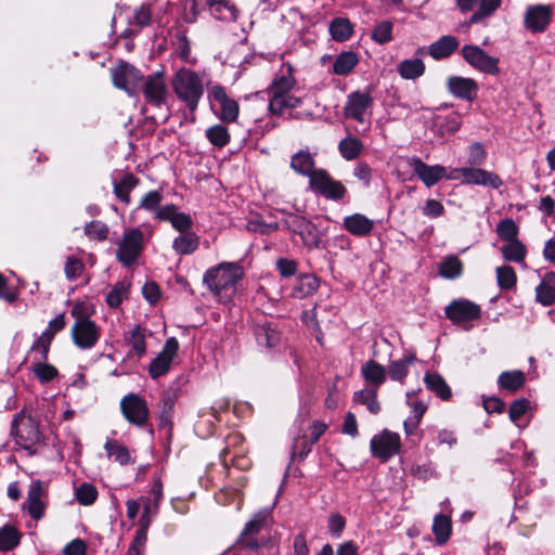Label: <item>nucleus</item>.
<instances>
[{"instance_id":"f257e3e1","label":"nucleus","mask_w":555,"mask_h":555,"mask_svg":"<svg viewBox=\"0 0 555 555\" xmlns=\"http://www.w3.org/2000/svg\"><path fill=\"white\" fill-rule=\"evenodd\" d=\"M176 96L184 103L190 112H195L204 95L203 80L192 69L180 68L171 80Z\"/></svg>"},{"instance_id":"f03ea898","label":"nucleus","mask_w":555,"mask_h":555,"mask_svg":"<svg viewBox=\"0 0 555 555\" xmlns=\"http://www.w3.org/2000/svg\"><path fill=\"white\" fill-rule=\"evenodd\" d=\"M11 435L14 436L16 444L26 450L29 455L38 453L37 447L43 439L39 423L31 416H26L24 412L16 414L12 421Z\"/></svg>"},{"instance_id":"7ed1b4c3","label":"nucleus","mask_w":555,"mask_h":555,"mask_svg":"<svg viewBox=\"0 0 555 555\" xmlns=\"http://www.w3.org/2000/svg\"><path fill=\"white\" fill-rule=\"evenodd\" d=\"M242 276L243 270L238 264L222 262L208 269L203 281L215 295L220 296L222 292L234 288Z\"/></svg>"},{"instance_id":"20e7f679","label":"nucleus","mask_w":555,"mask_h":555,"mask_svg":"<svg viewBox=\"0 0 555 555\" xmlns=\"http://www.w3.org/2000/svg\"><path fill=\"white\" fill-rule=\"evenodd\" d=\"M293 86L294 81L291 77L281 76L273 80L269 88V111L271 114L282 115L287 109L299 106L301 100L291 94Z\"/></svg>"},{"instance_id":"39448f33","label":"nucleus","mask_w":555,"mask_h":555,"mask_svg":"<svg viewBox=\"0 0 555 555\" xmlns=\"http://www.w3.org/2000/svg\"><path fill=\"white\" fill-rule=\"evenodd\" d=\"M373 90L374 87L369 85L363 91H354L349 94V118L363 126L362 129L356 128V131L360 134H363L371 127L372 107L374 104Z\"/></svg>"},{"instance_id":"423d86ee","label":"nucleus","mask_w":555,"mask_h":555,"mask_svg":"<svg viewBox=\"0 0 555 555\" xmlns=\"http://www.w3.org/2000/svg\"><path fill=\"white\" fill-rule=\"evenodd\" d=\"M72 314L76 317L70 330L74 344L83 350L93 348L101 336L100 326L88 317L78 313L76 308L72 310Z\"/></svg>"},{"instance_id":"0eeeda50","label":"nucleus","mask_w":555,"mask_h":555,"mask_svg":"<svg viewBox=\"0 0 555 555\" xmlns=\"http://www.w3.org/2000/svg\"><path fill=\"white\" fill-rule=\"evenodd\" d=\"M282 215V227L295 234H297L302 244L308 247H314L319 244V233L315 225L307 220L305 217L281 210Z\"/></svg>"},{"instance_id":"6e6552de","label":"nucleus","mask_w":555,"mask_h":555,"mask_svg":"<svg viewBox=\"0 0 555 555\" xmlns=\"http://www.w3.org/2000/svg\"><path fill=\"white\" fill-rule=\"evenodd\" d=\"M144 243V235L140 229H131L125 232L124 237L117 244L116 257L125 267L133 266L140 257Z\"/></svg>"},{"instance_id":"1a4fd4ad","label":"nucleus","mask_w":555,"mask_h":555,"mask_svg":"<svg viewBox=\"0 0 555 555\" xmlns=\"http://www.w3.org/2000/svg\"><path fill=\"white\" fill-rule=\"evenodd\" d=\"M120 411L124 417L138 427L149 423L150 410L146 401L137 393H128L120 400Z\"/></svg>"},{"instance_id":"9d476101","label":"nucleus","mask_w":555,"mask_h":555,"mask_svg":"<svg viewBox=\"0 0 555 555\" xmlns=\"http://www.w3.org/2000/svg\"><path fill=\"white\" fill-rule=\"evenodd\" d=\"M140 90L144 95L145 102L155 107L165 105L169 98L165 77L160 72L146 76L140 87Z\"/></svg>"},{"instance_id":"9b49d317","label":"nucleus","mask_w":555,"mask_h":555,"mask_svg":"<svg viewBox=\"0 0 555 555\" xmlns=\"http://www.w3.org/2000/svg\"><path fill=\"white\" fill-rule=\"evenodd\" d=\"M461 54L463 59L475 69L487 75H499V59L489 55L481 48L474 44H465Z\"/></svg>"},{"instance_id":"f8f14e48","label":"nucleus","mask_w":555,"mask_h":555,"mask_svg":"<svg viewBox=\"0 0 555 555\" xmlns=\"http://www.w3.org/2000/svg\"><path fill=\"white\" fill-rule=\"evenodd\" d=\"M144 78L139 69L127 63H121L112 70L114 86L125 90L129 95L139 92Z\"/></svg>"},{"instance_id":"ddd939ff","label":"nucleus","mask_w":555,"mask_h":555,"mask_svg":"<svg viewBox=\"0 0 555 555\" xmlns=\"http://www.w3.org/2000/svg\"><path fill=\"white\" fill-rule=\"evenodd\" d=\"M310 188L325 198L337 201L344 197L345 185L334 180L326 170L317 169L309 180Z\"/></svg>"},{"instance_id":"4468645a","label":"nucleus","mask_w":555,"mask_h":555,"mask_svg":"<svg viewBox=\"0 0 555 555\" xmlns=\"http://www.w3.org/2000/svg\"><path fill=\"white\" fill-rule=\"evenodd\" d=\"M446 317L453 324H464L476 321L481 318V308L479 305L468 299H454L444 308Z\"/></svg>"},{"instance_id":"2eb2a0df","label":"nucleus","mask_w":555,"mask_h":555,"mask_svg":"<svg viewBox=\"0 0 555 555\" xmlns=\"http://www.w3.org/2000/svg\"><path fill=\"white\" fill-rule=\"evenodd\" d=\"M400 448V436L388 429H384L379 435L374 436L371 440L372 454L384 462L399 453Z\"/></svg>"},{"instance_id":"dca6fc26","label":"nucleus","mask_w":555,"mask_h":555,"mask_svg":"<svg viewBox=\"0 0 555 555\" xmlns=\"http://www.w3.org/2000/svg\"><path fill=\"white\" fill-rule=\"evenodd\" d=\"M462 12L474 11L469 24H482L501 7L502 0H456Z\"/></svg>"},{"instance_id":"f3484780","label":"nucleus","mask_w":555,"mask_h":555,"mask_svg":"<svg viewBox=\"0 0 555 555\" xmlns=\"http://www.w3.org/2000/svg\"><path fill=\"white\" fill-rule=\"evenodd\" d=\"M210 102L219 104L220 109L215 114L223 122H233L237 119L240 106L234 99L228 96L225 89L220 85L212 86L208 91Z\"/></svg>"},{"instance_id":"a211bd4d","label":"nucleus","mask_w":555,"mask_h":555,"mask_svg":"<svg viewBox=\"0 0 555 555\" xmlns=\"http://www.w3.org/2000/svg\"><path fill=\"white\" fill-rule=\"evenodd\" d=\"M459 177H462L467 184L485 185L493 189L503 185L502 179L496 173L481 168L464 167L455 169L451 178L456 179Z\"/></svg>"},{"instance_id":"6ab92c4d","label":"nucleus","mask_w":555,"mask_h":555,"mask_svg":"<svg viewBox=\"0 0 555 555\" xmlns=\"http://www.w3.org/2000/svg\"><path fill=\"white\" fill-rule=\"evenodd\" d=\"M179 350V341L176 337H170L166 340L163 350L151 362L149 373L153 379H156L170 370L171 362Z\"/></svg>"},{"instance_id":"aec40b11","label":"nucleus","mask_w":555,"mask_h":555,"mask_svg":"<svg viewBox=\"0 0 555 555\" xmlns=\"http://www.w3.org/2000/svg\"><path fill=\"white\" fill-rule=\"evenodd\" d=\"M552 22V8L546 4H535L527 8L525 27L531 33H543Z\"/></svg>"},{"instance_id":"412c9836","label":"nucleus","mask_w":555,"mask_h":555,"mask_svg":"<svg viewBox=\"0 0 555 555\" xmlns=\"http://www.w3.org/2000/svg\"><path fill=\"white\" fill-rule=\"evenodd\" d=\"M270 513L268 509L260 511L256 513L253 518L245 525V528L237 540V544L241 547L248 550L258 548L259 543L255 535L262 529Z\"/></svg>"},{"instance_id":"4be33fe9","label":"nucleus","mask_w":555,"mask_h":555,"mask_svg":"<svg viewBox=\"0 0 555 555\" xmlns=\"http://www.w3.org/2000/svg\"><path fill=\"white\" fill-rule=\"evenodd\" d=\"M254 334L257 344L268 349L275 348L282 340V335L278 325L274 322L268 320L255 323Z\"/></svg>"},{"instance_id":"5701e85b","label":"nucleus","mask_w":555,"mask_h":555,"mask_svg":"<svg viewBox=\"0 0 555 555\" xmlns=\"http://www.w3.org/2000/svg\"><path fill=\"white\" fill-rule=\"evenodd\" d=\"M447 89L453 96L472 102L476 99L479 87L473 78L451 76L447 80Z\"/></svg>"},{"instance_id":"b1692460","label":"nucleus","mask_w":555,"mask_h":555,"mask_svg":"<svg viewBox=\"0 0 555 555\" xmlns=\"http://www.w3.org/2000/svg\"><path fill=\"white\" fill-rule=\"evenodd\" d=\"M410 166L412 167L414 173L428 188L438 183L446 176V168L443 166H429L417 157H413L410 160Z\"/></svg>"},{"instance_id":"393cba45","label":"nucleus","mask_w":555,"mask_h":555,"mask_svg":"<svg viewBox=\"0 0 555 555\" xmlns=\"http://www.w3.org/2000/svg\"><path fill=\"white\" fill-rule=\"evenodd\" d=\"M42 494V482L40 480L33 481L29 486L27 499L23 506L27 509L29 516L35 520L42 518L44 513V504L41 500Z\"/></svg>"},{"instance_id":"a878e982","label":"nucleus","mask_w":555,"mask_h":555,"mask_svg":"<svg viewBox=\"0 0 555 555\" xmlns=\"http://www.w3.org/2000/svg\"><path fill=\"white\" fill-rule=\"evenodd\" d=\"M460 47V40L455 36L446 35L433 42L427 53L434 60H443L450 57Z\"/></svg>"},{"instance_id":"bb28decb","label":"nucleus","mask_w":555,"mask_h":555,"mask_svg":"<svg viewBox=\"0 0 555 555\" xmlns=\"http://www.w3.org/2000/svg\"><path fill=\"white\" fill-rule=\"evenodd\" d=\"M361 374L369 387L378 389L386 380V369L374 360L365 362L361 367Z\"/></svg>"},{"instance_id":"cd10ccee","label":"nucleus","mask_w":555,"mask_h":555,"mask_svg":"<svg viewBox=\"0 0 555 555\" xmlns=\"http://www.w3.org/2000/svg\"><path fill=\"white\" fill-rule=\"evenodd\" d=\"M462 125L461 115L452 112L449 115H437L433 119V129L441 135L454 133Z\"/></svg>"},{"instance_id":"c85d7f7f","label":"nucleus","mask_w":555,"mask_h":555,"mask_svg":"<svg viewBox=\"0 0 555 555\" xmlns=\"http://www.w3.org/2000/svg\"><path fill=\"white\" fill-rule=\"evenodd\" d=\"M537 300L545 306L555 302V272H547L542 282L535 287Z\"/></svg>"},{"instance_id":"c756f323","label":"nucleus","mask_w":555,"mask_h":555,"mask_svg":"<svg viewBox=\"0 0 555 555\" xmlns=\"http://www.w3.org/2000/svg\"><path fill=\"white\" fill-rule=\"evenodd\" d=\"M313 155L307 150H300L291 159V168L299 175L308 176L311 180V175L317 170L314 169Z\"/></svg>"},{"instance_id":"7c9ffc66","label":"nucleus","mask_w":555,"mask_h":555,"mask_svg":"<svg viewBox=\"0 0 555 555\" xmlns=\"http://www.w3.org/2000/svg\"><path fill=\"white\" fill-rule=\"evenodd\" d=\"M424 383L426 388L435 392L441 400L448 401L451 399V388L440 374L427 372L424 376Z\"/></svg>"},{"instance_id":"2f4dec72","label":"nucleus","mask_w":555,"mask_h":555,"mask_svg":"<svg viewBox=\"0 0 555 555\" xmlns=\"http://www.w3.org/2000/svg\"><path fill=\"white\" fill-rule=\"evenodd\" d=\"M145 338L146 330L141 325L134 326V328L130 332L129 336H126V340L131 346V349L128 352V358L137 357L138 359H140L145 354Z\"/></svg>"},{"instance_id":"473e14b6","label":"nucleus","mask_w":555,"mask_h":555,"mask_svg":"<svg viewBox=\"0 0 555 555\" xmlns=\"http://www.w3.org/2000/svg\"><path fill=\"white\" fill-rule=\"evenodd\" d=\"M415 361L416 357L414 353H409L402 359L391 361L388 365V374L390 378L403 384L408 376L410 365L414 364Z\"/></svg>"},{"instance_id":"72a5a7b5","label":"nucleus","mask_w":555,"mask_h":555,"mask_svg":"<svg viewBox=\"0 0 555 555\" xmlns=\"http://www.w3.org/2000/svg\"><path fill=\"white\" fill-rule=\"evenodd\" d=\"M397 70L403 79L414 80L423 76V74L425 73V64L418 57L406 59L398 64Z\"/></svg>"},{"instance_id":"f704fd0d","label":"nucleus","mask_w":555,"mask_h":555,"mask_svg":"<svg viewBox=\"0 0 555 555\" xmlns=\"http://www.w3.org/2000/svg\"><path fill=\"white\" fill-rule=\"evenodd\" d=\"M199 246V237L194 232L183 233L172 242V248L178 255L193 254Z\"/></svg>"},{"instance_id":"c9c22d12","label":"nucleus","mask_w":555,"mask_h":555,"mask_svg":"<svg viewBox=\"0 0 555 555\" xmlns=\"http://www.w3.org/2000/svg\"><path fill=\"white\" fill-rule=\"evenodd\" d=\"M319 279L313 274H301L293 288V296L305 298L312 295L319 288Z\"/></svg>"},{"instance_id":"e433bc0d","label":"nucleus","mask_w":555,"mask_h":555,"mask_svg":"<svg viewBox=\"0 0 555 555\" xmlns=\"http://www.w3.org/2000/svg\"><path fill=\"white\" fill-rule=\"evenodd\" d=\"M326 425L323 423L315 422L308 429V433L302 436L300 440L296 442V448H301L300 455L310 452L312 444H314L319 438L324 434Z\"/></svg>"},{"instance_id":"4c0bfd02","label":"nucleus","mask_w":555,"mask_h":555,"mask_svg":"<svg viewBox=\"0 0 555 555\" xmlns=\"http://www.w3.org/2000/svg\"><path fill=\"white\" fill-rule=\"evenodd\" d=\"M353 402L363 404L374 415L380 411V404L377 401V389L366 387L353 393Z\"/></svg>"},{"instance_id":"58836bf2","label":"nucleus","mask_w":555,"mask_h":555,"mask_svg":"<svg viewBox=\"0 0 555 555\" xmlns=\"http://www.w3.org/2000/svg\"><path fill=\"white\" fill-rule=\"evenodd\" d=\"M525 382L526 376L524 372L518 370L505 371L499 376L498 379L499 387L511 392H516L519 390L525 385Z\"/></svg>"},{"instance_id":"ea45409f","label":"nucleus","mask_w":555,"mask_h":555,"mask_svg":"<svg viewBox=\"0 0 555 555\" xmlns=\"http://www.w3.org/2000/svg\"><path fill=\"white\" fill-rule=\"evenodd\" d=\"M374 221L362 214L349 216V234L363 237L371 234Z\"/></svg>"},{"instance_id":"a19ab883","label":"nucleus","mask_w":555,"mask_h":555,"mask_svg":"<svg viewBox=\"0 0 555 555\" xmlns=\"http://www.w3.org/2000/svg\"><path fill=\"white\" fill-rule=\"evenodd\" d=\"M452 531L451 518L444 514H438L434 518L433 533L438 544H444Z\"/></svg>"},{"instance_id":"79ce46f5","label":"nucleus","mask_w":555,"mask_h":555,"mask_svg":"<svg viewBox=\"0 0 555 555\" xmlns=\"http://www.w3.org/2000/svg\"><path fill=\"white\" fill-rule=\"evenodd\" d=\"M139 184V179L132 173H125L118 183H114V194L125 204L130 203V191Z\"/></svg>"},{"instance_id":"37998d69","label":"nucleus","mask_w":555,"mask_h":555,"mask_svg":"<svg viewBox=\"0 0 555 555\" xmlns=\"http://www.w3.org/2000/svg\"><path fill=\"white\" fill-rule=\"evenodd\" d=\"M439 273L448 280L457 279L463 273V262L457 256H448L440 262Z\"/></svg>"},{"instance_id":"c03bdc74","label":"nucleus","mask_w":555,"mask_h":555,"mask_svg":"<svg viewBox=\"0 0 555 555\" xmlns=\"http://www.w3.org/2000/svg\"><path fill=\"white\" fill-rule=\"evenodd\" d=\"M280 222L276 220H264L262 216L256 215L247 221L246 229L249 232L260 234H270L280 229Z\"/></svg>"},{"instance_id":"a18cd8bd","label":"nucleus","mask_w":555,"mask_h":555,"mask_svg":"<svg viewBox=\"0 0 555 555\" xmlns=\"http://www.w3.org/2000/svg\"><path fill=\"white\" fill-rule=\"evenodd\" d=\"M175 406V395L165 392L159 401V427H171V418Z\"/></svg>"},{"instance_id":"49530a36","label":"nucleus","mask_w":555,"mask_h":555,"mask_svg":"<svg viewBox=\"0 0 555 555\" xmlns=\"http://www.w3.org/2000/svg\"><path fill=\"white\" fill-rule=\"evenodd\" d=\"M501 251L505 260L517 263L522 262L527 254L526 246L519 240L506 242Z\"/></svg>"},{"instance_id":"de8ad7c7","label":"nucleus","mask_w":555,"mask_h":555,"mask_svg":"<svg viewBox=\"0 0 555 555\" xmlns=\"http://www.w3.org/2000/svg\"><path fill=\"white\" fill-rule=\"evenodd\" d=\"M108 457H113L120 465H127L131 462V456L127 447L118 440L108 439L104 446Z\"/></svg>"},{"instance_id":"09e8293b","label":"nucleus","mask_w":555,"mask_h":555,"mask_svg":"<svg viewBox=\"0 0 555 555\" xmlns=\"http://www.w3.org/2000/svg\"><path fill=\"white\" fill-rule=\"evenodd\" d=\"M21 535L18 531L9 525L0 528V551L7 552L13 550L20 544Z\"/></svg>"},{"instance_id":"8fccbe9b","label":"nucleus","mask_w":555,"mask_h":555,"mask_svg":"<svg viewBox=\"0 0 555 555\" xmlns=\"http://www.w3.org/2000/svg\"><path fill=\"white\" fill-rule=\"evenodd\" d=\"M206 138L216 147H223L230 141V133L225 126L215 125L206 130Z\"/></svg>"},{"instance_id":"3c124183","label":"nucleus","mask_w":555,"mask_h":555,"mask_svg":"<svg viewBox=\"0 0 555 555\" xmlns=\"http://www.w3.org/2000/svg\"><path fill=\"white\" fill-rule=\"evenodd\" d=\"M498 285L501 289H512L517 282V275L511 266H501L496 268Z\"/></svg>"},{"instance_id":"603ef678","label":"nucleus","mask_w":555,"mask_h":555,"mask_svg":"<svg viewBox=\"0 0 555 555\" xmlns=\"http://www.w3.org/2000/svg\"><path fill=\"white\" fill-rule=\"evenodd\" d=\"M518 232H519L518 225L511 218L501 220L499 222V224L496 225V233H498L499 237L505 242L518 240L517 238Z\"/></svg>"},{"instance_id":"864d4df0","label":"nucleus","mask_w":555,"mask_h":555,"mask_svg":"<svg viewBox=\"0 0 555 555\" xmlns=\"http://www.w3.org/2000/svg\"><path fill=\"white\" fill-rule=\"evenodd\" d=\"M52 339L50 334H41L33 344L30 351L35 353V361H47Z\"/></svg>"},{"instance_id":"5fc2aeb1","label":"nucleus","mask_w":555,"mask_h":555,"mask_svg":"<svg viewBox=\"0 0 555 555\" xmlns=\"http://www.w3.org/2000/svg\"><path fill=\"white\" fill-rule=\"evenodd\" d=\"M75 496L79 504L85 506L92 505L98 498V490L93 485L83 482L76 489Z\"/></svg>"},{"instance_id":"6e6d98bb","label":"nucleus","mask_w":555,"mask_h":555,"mask_svg":"<svg viewBox=\"0 0 555 555\" xmlns=\"http://www.w3.org/2000/svg\"><path fill=\"white\" fill-rule=\"evenodd\" d=\"M393 24L390 21L378 23L372 33V38L378 44H385L392 40Z\"/></svg>"},{"instance_id":"4d7b16f0","label":"nucleus","mask_w":555,"mask_h":555,"mask_svg":"<svg viewBox=\"0 0 555 555\" xmlns=\"http://www.w3.org/2000/svg\"><path fill=\"white\" fill-rule=\"evenodd\" d=\"M34 374L36 377L42 383H49L54 377L57 376V370L52 364L47 363L46 361H35L34 362Z\"/></svg>"},{"instance_id":"13d9d810","label":"nucleus","mask_w":555,"mask_h":555,"mask_svg":"<svg viewBox=\"0 0 555 555\" xmlns=\"http://www.w3.org/2000/svg\"><path fill=\"white\" fill-rule=\"evenodd\" d=\"M211 14L221 21H235L237 18V9L227 0L225 5L209 7Z\"/></svg>"},{"instance_id":"bf43d9fd","label":"nucleus","mask_w":555,"mask_h":555,"mask_svg":"<svg viewBox=\"0 0 555 555\" xmlns=\"http://www.w3.org/2000/svg\"><path fill=\"white\" fill-rule=\"evenodd\" d=\"M346 527V519L339 513H332L327 519V532L332 538H339Z\"/></svg>"},{"instance_id":"052dcab7","label":"nucleus","mask_w":555,"mask_h":555,"mask_svg":"<svg viewBox=\"0 0 555 555\" xmlns=\"http://www.w3.org/2000/svg\"><path fill=\"white\" fill-rule=\"evenodd\" d=\"M85 234L90 238L104 241L108 234V228L101 221H91L85 227Z\"/></svg>"},{"instance_id":"680f3d73","label":"nucleus","mask_w":555,"mask_h":555,"mask_svg":"<svg viewBox=\"0 0 555 555\" xmlns=\"http://www.w3.org/2000/svg\"><path fill=\"white\" fill-rule=\"evenodd\" d=\"M352 176L366 189L372 180V169L366 163L359 162L352 168Z\"/></svg>"},{"instance_id":"e2e57ef3","label":"nucleus","mask_w":555,"mask_h":555,"mask_svg":"<svg viewBox=\"0 0 555 555\" xmlns=\"http://www.w3.org/2000/svg\"><path fill=\"white\" fill-rule=\"evenodd\" d=\"M128 288L129 287L122 282L115 284L112 291L106 296L107 305L112 308L119 307V305L122 301V297L128 292Z\"/></svg>"},{"instance_id":"0e129e2a","label":"nucleus","mask_w":555,"mask_h":555,"mask_svg":"<svg viewBox=\"0 0 555 555\" xmlns=\"http://www.w3.org/2000/svg\"><path fill=\"white\" fill-rule=\"evenodd\" d=\"M530 401L526 398L516 399L512 402L508 415L513 423H516L529 409Z\"/></svg>"},{"instance_id":"69168bd1","label":"nucleus","mask_w":555,"mask_h":555,"mask_svg":"<svg viewBox=\"0 0 555 555\" xmlns=\"http://www.w3.org/2000/svg\"><path fill=\"white\" fill-rule=\"evenodd\" d=\"M330 33L336 41L347 40V18H335L330 25Z\"/></svg>"},{"instance_id":"338daca9","label":"nucleus","mask_w":555,"mask_h":555,"mask_svg":"<svg viewBox=\"0 0 555 555\" xmlns=\"http://www.w3.org/2000/svg\"><path fill=\"white\" fill-rule=\"evenodd\" d=\"M85 266L81 260L76 257H68L65 262V275L68 280H76L82 272Z\"/></svg>"},{"instance_id":"774afa93","label":"nucleus","mask_w":555,"mask_h":555,"mask_svg":"<svg viewBox=\"0 0 555 555\" xmlns=\"http://www.w3.org/2000/svg\"><path fill=\"white\" fill-rule=\"evenodd\" d=\"M151 17V7L149 4H142L134 11L133 22H130V24L137 25L138 27L142 28L150 25Z\"/></svg>"}]
</instances>
